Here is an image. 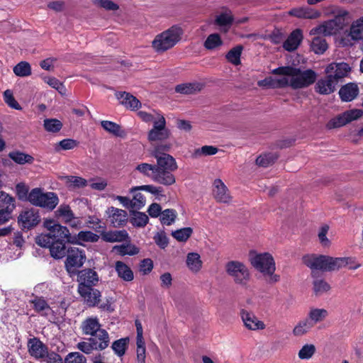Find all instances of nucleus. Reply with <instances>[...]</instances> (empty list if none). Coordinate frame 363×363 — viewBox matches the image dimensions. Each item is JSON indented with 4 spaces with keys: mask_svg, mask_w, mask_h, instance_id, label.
Returning a JSON list of instances; mask_svg holds the SVG:
<instances>
[{
    "mask_svg": "<svg viewBox=\"0 0 363 363\" xmlns=\"http://www.w3.org/2000/svg\"><path fill=\"white\" fill-rule=\"evenodd\" d=\"M157 164H150L148 163H141L138 164L135 169L139 172L143 174V175L150 178L152 180V177H154L155 170L156 169Z\"/></svg>",
    "mask_w": 363,
    "mask_h": 363,
    "instance_id": "nucleus-52",
    "label": "nucleus"
},
{
    "mask_svg": "<svg viewBox=\"0 0 363 363\" xmlns=\"http://www.w3.org/2000/svg\"><path fill=\"white\" fill-rule=\"evenodd\" d=\"M227 274L232 278L234 283L246 287L250 280V273L247 267L239 261H230L225 267Z\"/></svg>",
    "mask_w": 363,
    "mask_h": 363,
    "instance_id": "nucleus-5",
    "label": "nucleus"
},
{
    "mask_svg": "<svg viewBox=\"0 0 363 363\" xmlns=\"http://www.w3.org/2000/svg\"><path fill=\"white\" fill-rule=\"evenodd\" d=\"M303 38L301 30L296 29L290 33L284 41L283 48L289 52H293L298 48L303 40Z\"/></svg>",
    "mask_w": 363,
    "mask_h": 363,
    "instance_id": "nucleus-22",
    "label": "nucleus"
},
{
    "mask_svg": "<svg viewBox=\"0 0 363 363\" xmlns=\"http://www.w3.org/2000/svg\"><path fill=\"white\" fill-rule=\"evenodd\" d=\"M43 194V192L40 189L35 188L29 193L28 199L32 204L39 206L40 201H42Z\"/></svg>",
    "mask_w": 363,
    "mask_h": 363,
    "instance_id": "nucleus-61",
    "label": "nucleus"
},
{
    "mask_svg": "<svg viewBox=\"0 0 363 363\" xmlns=\"http://www.w3.org/2000/svg\"><path fill=\"white\" fill-rule=\"evenodd\" d=\"M30 303L33 305V309L41 315L47 316L52 311L50 306L42 296H34Z\"/></svg>",
    "mask_w": 363,
    "mask_h": 363,
    "instance_id": "nucleus-28",
    "label": "nucleus"
},
{
    "mask_svg": "<svg viewBox=\"0 0 363 363\" xmlns=\"http://www.w3.org/2000/svg\"><path fill=\"white\" fill-rule=\"evenodd\" d=\"M186 265L193 272H198L202 267L200 255L196 252H190L186 256Z\"/></svg>",
    "mask_w": 363,
    "mask_h": 363,
    "instance_id": "nucleus-37",
    "label": "nucleus"
},
{
    "mask_svg": "<svg viewBox=\"0 0 363 363\" xmlns=\"http://www.w3.org/2000/svg\"><path fill=\"white\" fill-rule=\"evenodd\" d=\"M358 93V86L354 83H348L342 86L339 91V95L342 101L347 102L354 99Z\"/></svg>",
    "mask_w": 363,
    "mask_h": 363,
    "instance_id": "nucleus-24",
    "label": "nucleus"
},
{
    "mask_svg": "<svg viewBox=\"0 0 363 363\" xmlns=\"http://www.w3.org/2000/svg\"><path fill=\"white\" fill-rule=\"evenodd\" d=\"M43 126L48 132L57 133L61 130L62 123L57 119L48 118L44 120Z\"/></svg>",
    "mask_w": 363,
    "mask_h": 363,
    "instance_id": "nucleus-48",
    "label": "nucleus"
},
{
    "mask_svg": "<svg viewBox=\"0 0 363 363\" xmlns=\"http://www.w3.org/2000/svg\"><path fill=\"white\" fill-rule=\"evenodd\" d=\"M328 315V312L324 308H313L308 312L307 319L313 327L316 323L324 320Z\"/></svg>",
    "mask_w": 363,
    "mask_h": 363,
    "instance_id": "nucleus-33",
    "label": "nucleus"
},
{
    "mask_svg": "<svg viewBox=\"0 0 363 363\" xmlns=\"http://www.w3.org/2000/svg\"><path fill=\"white\" fill-rule=\"evenodd\" d=\"M203 87V85L199 82L193 83H185L178 84L175 87V91L177 93L183 94H192L198 91H200Z\"/></svg>",
    "mask_w": 363,
    "mask_h": 363,
    "instance_id": "nucleus-34",
    "label": "nucleus"
},
{
    "mask_svg": "<svg viewBox=\"0 0 363 363\" xmlns=\"http://www.w3.org/2000/svg\"><path fill=\"white\" fill-rule=\"evenodd\" d=\"M273 74L291 77V87L294 89L307 87L313 84L317 74L312 69L302 71L291 66L279 67L272 70Z\"/></svg>",
    "mask_w": 363,
    "mask_h": 363,
    "instance_id": "nucleus-2",
    "label": "nucleus"
},
{
    "mask_svg": "<svg viewBox=\"0 0 363 363\" xmlns=\"http://www.w3.org/2000/svg\"><path fill=\"white\" fill-rule=\"evenodd\" d=\"M316 279L313 281V289L316 294H320L330 290V286L323 279Z\"/></svg>",
    "mask_w": 363,
    "mask_h": 363,
    "instance_id": "nucleus-58",
    "label": "nucleus"
},
{
    "mask_svg": "<svg viewBox=\"0 0 363 363\" xmlns=\"http://www.w3.org/2000/svg\"><path fill=\"white\" fill-rule=\"evenodd\" d=\"M327 74L325 77L319 79L315 86V91L320 94L327 95L333 93L337 83V81L333 79V74Z\"/></svg>",
    "mask_w": 363,
    "mask_h": 363,
    "instance_id": "nucleus-19",
    "label": "nucleus"
},
{
    "mask_svg": "<svg viewBox=\"0 0 363 363\" xmlns=\"http://www.w3.org/2000/svg\"><path fill=\"white\" fill-rule=\"evenodd\" d=\"M213 193L215 199L218 202L228 203L230 200L226 186L219 179H216L213 182Z\"/></svg>",
    "mask_w": 363,
    "mask_h": 363,
    "instance_id": "nucleus-23",
    "label": "nucleus"
},
{
    "mask_svg": "<svg viewBox=\"0 0 363 363\" xmlns=\"http://www.w3.org/2000/svg\"><path fill=\"white\" fill-rule=\"evenodd\" d=\"M223 44V41L218 33L209 35L204 42V47L207 50H213Z\"/></svg>",
    "mask_w": 363,
    "mask_h": 363,
    "instance_id": "nucleus-46",
    "label": "nucleus"
},
{
    "mask_svg": "<svg viewBox=\"0 0 363 363\" xmlns=\"http://www.w3.org/2000/svg\"><path fill=\"white\" fill-rule=\"evenodd\" d=\"M4 99L5 103L11 108L16 110H21V106L14 99L13 92L10 89H7L4 92Z\"/></svg>",
    "mask_w": 363,
    "mask_h": 363,
    "instance_id": "nucleus-59",
    "label": "nucleus"
},
{
    "mask_svg": "<svg viewBox=\"0 0 363 363\" xmlns=\"http://www.w3.org/2000/svg\"><path fill=\"white\" fill-rule=\"evenodd\" d=\"M136 356L138 363H145L146 348L144 339L136 340Z\"/></svg>",
    "mask_w": 363,
    "mask_h": 363,
    "instance_id": "nucleus-54",
    "label": "nucleus"
},
{
    "mask_svg": "<svg viewBox=\"0 0 363 363\" xmlns=\"http://www.w3.org/2000/svg\"><path fill=\"white\" fill-rule=\"evenodd\" d=\"M90 338L93 342L96 343L99 350L106 349L109 345L110 339L108 333L103 328H101Z\"/></svg>",
    "mask_w": 363,
    "mask_h": 363,
    "instance_id": "nucleus-31",
    "label": "nucleus"
},
{
    "mask_svg": "<svg viewBox=\"0 0 363 363\" xmlns=\"http://www.w3.org/2000/svg\"><path fill=\"white\" fill-rule=\"evenodd\" d=\"M277 158V157L272 154L260 155L257 158L256 164L259 166L266 167L272 164Z\"/></svg>",
    "mask_w": 363,
    "mask_h": 363,
    "instance_id": "nucleus-63",
    "label": "nucleus"
},
{
    "mask_svg": "<svg viewBox=\"0 0 363 363\" xmlns=\"http://www.w3.org/2000/svg\"><path fill=\"white\" fill-rule=\"evenodd\" d=\"M170 136V130L166 127L164 117L157 113V118L153 121V127L148 133L150 141H162L167 140Z\"/></svg>",
    "mask_w": 363,
    "mask_h": 363,
    "instance_id": "nucleus-6",
    "label": "nucleus"
},
{
    "mask_svg": "<svg viewBox=\"0 0 363 363\" xmlns=\"http://www.w3.org/2000/svg\"><path fill=\"white\" fill-rule=\"evenodd\" d=\"M350 35L353 40H363V16L352 24Z\"/></svg>",
    "mask_w": 363,
    "mask_h": 363,
    "instance_id": "nucleus-41",
    "label": "nucleus"
},
{
    "mask_svg": "<svg viewBox=\"0 0 363 363\" xmlns=\"http://www.w3.org/2000/svg\"><path fill=\"white\" fill-rule=\"evenodd\" d=\"M350 70V65L345 62H333L329 64L325 68L326 74H333V79L337 81L346 77Z\"/></svg>",
    "mask_w": 363,
    "mask_h": 363,
    "instance_id": "nucleus-20",
    "label": "nucleus"
},
{
    "mask_svg": "<svg viewBox=\"0 0 363 363\" xmlns=\"http://www.w3.org/2000/svg\"><path fill=\"white\" fill-rule=\"evenodd\" d=\"M77 291L82 297L84 303L87 306L95 307L99 303L101 297V294L99 290L94 287Z\"/></svg>",
    "mask_w": 363,
    "mask_h": 363,
    "instance_id": "nucleus-17",
    "label": "nucleus"
},
{
    "mask_svg": "<svg viewBox=\"0 0 363 363\" xmlns=\"http://www.w3.org/2000/svg\"><path fill=\"white\" fill-rule=\"evenodd\" d=\"M289 15L298 18L315 19L320 16V13L311 7H295L288 11Z\"/></svg>",
    "mask_w": 363,
    "mask_h": 363,
    "instance_id": "nucleus-21",
    "label": "nucleus"
},
{
    "mask_svg": "<svg viewBox=\"0 0 363 363\" xmlns=\"http://www.w3.org/2000/svg\"><path fill=\"white\" fill-rule=\"evenodd\" d=\"M128 342V337L121 338L112 343L111 348L117 356L122 357L126 352Z\"/></svg>",
    "mask_w": 363,
    "mask_h": 363,
    "instance_id": "nucleus-43",
    "label": "nucleus"
},
{
    "mask_svg": "<svg viewBox=\"0 0 363 363\" xmlns=\"http://www.w3.org/2000/svg\"><path fill=\"white\" fill-rule=\"evenodd\" d=\"M99 319L96 317H90L85 319L81 325L83 334L86 335H94L101 328Z\"/></svg>",
    "mask_w": 363,
    "mask_h": 363,
    "instance_id": "nucleus-25",
    "label": "nucleus"
},
{
    "mask_svg": "<svg viewBox=\"0 0 363 363\" xmlns=\"http://www.w3.org/2000/svg\"><path fill=\"white\" fill-rule=\"evenodd\" d=\"M69 243L82 245L83 242H97L99 237L91 231H80L78 234L72 235Z\"/></svg>",
    "mask_w": 363,
    "mask_h": 363,
    "instance_id": "nucleus-27",
    "label": "nucleus"
},
{
    "mask_svg": "<svg viewBox=\"0 0 363 363\" xmlns=\"http://www.w3.org/2000/svg\"><path fill=\"white\" fill-rule=\"evenodd\" d=\"M325 264V272L338 270L348 264V258L326 256Z\"/></svg>",
    "mask_w": 363,
    "mask_h": 363,
    "instance_id": "nucleus-29",
    "label": "nucleus"
},
{
    "mask_svg": "<svg viewBox=\"0 0 363 363\" xmlns=\"http://www.w3.org/2000/svg\"><path fill=\"white\" fill-rule=\"evenodd\" d=\"M108 220L115 228L124 226L128 221V213L125 211L111 206L106 211Z\"/></svg>",
    "mask_w": 363,
    "mask_h": 363,
    "instance_id": "nucleus-14",
    "label": "nucleus"
},
{
    "mask_svg": "<svg viewBox=\"0 0 363 363\" xmlns=\"http://www.w3.org/2000/svg\"><path fill=\"white\" fill-rule=\"evenodd\" d=\"M27 347L29 354L36 360H42L48 350V347L37 337L30 338Z\"/></svg>",
    "mask_w": 363,
    "mask_h": 363,
    "instance_id": "nucleus-16",
    "label": "nucleus"
},
{
    "mask_svg": "<svg viewBox=\"0 0 363 363\" xmlns=\"http://www.w3.org/2000/svg\"><path fill=\"white\" fill-rule=\"evenodd\" d=\"M15 207V199L4 191H0V209L13 211Z\"/></svg>",
    "mask_w": 363,
    "mask_h": 363,
    "instance_id": "nucleus-44",
    "label": "nucleus"
},
{
    "mask_svg": "<svg viewBox=\"0 0 363 363\" xmlns=\"http://www.w3.org/2000/svg\"><path fill=\"white\" fill-rule=\"evenodd\" d=\"M168 146H157L155 148L153 155L157 160V167L152 181L164 186H170L175 183L176 179L172 172L177 169L175 160L171 155L161 152L162 150H167Z\"/></svg>",
    "mask_w": 363,
    "mask_h": 363,
    "instance_id": "nucleus-1",
    "label": "nucleus"
},
{
    "mask_svg": "<svg viewBox=\"0 0 363 363\" xmlns=\"http://www.w3.org/2000/svg\"><path fill=\"white\" fill-rule=\"evenodd\" d=\"M40 216L34 209L23 211L18 217V223L23 229H30L38 224Z\"/></svg>",
    "mask_w": 363,
    "mask_h": 363,
    "instance_id": "nucleus-15",
    "label": "nucleus"
},
{
    "mask_svg": "<svg viewBox=\"0 0 363 363\" xmlns=\"http://www.w3.org/2000/svg\"><path fill=\"white\" fill-rule=\"evenodd\" d=\"M325 259L326 255L310 254L304 255L302 260L303 264L312 270V277L315 278L318 274L316 270L325 271Z\"/></svg>",
    "mask_w": 363,
    "mask_h": 363,
    "instance_id": "nucleus-13",
    "label": "nucleus"
},
{
    "mask_svg": "<svg viewBox=\"0 0 363 363\" xmlns=\"http://www.w3.org/2000/svg\"><path fill=\"white\" fill-rule=\"evenodd\" d=\"M57 217L70 227L79 229L82 227V222L78 217H75L73 211L68 205H60L55 211Z\"/></svg>",
    "mask_w": 363,
    "mask_h": 363,
    "instance_id": "nucleus-12",
    "label": "nucleus"
},
{
    "mask_svg": "<svg viewBox=\"0 0 363 363\" xmlns=\"http://www.w3.org/2000/svg\"><path fill=\"white\" fill-rule=\"evenodd\" d=\"M44 225L50 231L54 240L69 243V240H71L70 238L72 237L67 227L57 223L54 220H45Z\"/></svg>",
    "mask_w": 363,
    "mask_h": 363,
    "instance_id": "nucleus-10",
    "label": "nucleus"
},
{
    "mask_svg": "<svg viewBox=\"0 0 363 363\" xmlns=\"http://www.w3.org/2000/svg\"><path fill=\"white\" fill-rule=\"evenodd\" d=\"M65 242L59 240H54L50 249V255L55 259H61L66 255Z\"/></svg>",
    "mask_w": 363,
    "mask_h": 363,
    "instance_id": "nucleus-39",
    "label": "nucleus"
},
{
    "mask_svg": "<svg viewBox=\"0 0 363 363\" xmlns=\"http://www.w3.org/2000/svg\"><path fill=\"white\" fill-rule=\"evenodd\" d=\"M101 238L108 242H123L128 238L126 230H110L101 234Z\"/></svg>",
    "mask_w": 363,
    "mask_h": 363,
    "instance_id": "nucleus-30",
    "label": "nucleus"
},
{
    "mask_svg": "<svg viewBox=\"0 0 363 363\" xmlns=\"http://www.w3.org/2000/svg\"><path fill=\"white\" fill-rule=\"evenodd\" d=\"M312 328V325L306 318L297 323L293 330V334L295 336H301L307 333Z\"/></svg>",
    "mask_w": 363,
    "mask_h": 363,
    "instance_id": "nucleus-45",
    "label": "nucleus"
},
{
    "mask_svg": "<svg viewBox=\"0 0 363 363\" xmlns=\"http://www.w3.org/2000/svg\"><path fill=\"white\" fill-rule=\"evenodd\" d=\"M115 269L118 276L125 281H130L133 279L134 275L131 269L121 261H117L115 264Z\"/></svg>",
    "mask_w": 363,
    "mask_h": 363,
    "instance_id": "nucleus-32",
    "label": "nucleus"
},
{
    "mask_svg": "<svg viewBox=\"0 0 363 363\" xmlns=\"http://www.w3.org/2000/svg\"><path fill=\"white\" fill-rule=\"evenodd\" d=\"M116 95L117 99L120 101V103L128 108L135 110L141 106L140 101L129 93L118 92Z\"/></svg>",
    "mask_w": 363,
    "mask_h": 363,
    "instance_id": "nucleus-26",
    "label": "nucleus"
},
{
    "mask_svg": "<svg viewBox=\"0 0 363 363\" xmlns=\"http://www.w3.org/2000/svg\"><path fill=\"white\" fill-rule=\"evenodd\" d=\"M342 21L341 17H335L333 19L325 21L318 26L312 28L309 34L311 35H323L324 36L334 35L342 28Z\"/></svg>",
    "mask_w": 363,
    "mask_h": 363,
    "instance_id": "nucleus-7",
    "label": "nucleus"
},
{
    "mask_svg": "<svg viewBox=\"0 0 363 363\" xmlns=\"http://www.w3.org/2000/svg\"><path fill=\"white\" fill-rule=\"evenodd\" d=\"M97 273L91 269H84L78 272L77 281L78 289H86L94 288L99 282Z\"/></svg>",
    "mask_w": 363,
    "mask_h": 363,
    "instance_id": "nucleus-11",
    "label": "nucleus"
},
{
    "mask_svg": "<svg viewBox=\"0 0 363 363\" xmlns=\"http://www.w3.org/2000/svg\"><path fill=\"white\" fill-rule=\"evenodd\" d=\"M250 260L253 267L263 274L268 284H272L279 281V275L274 274V259L269 253L251 254Z\"/></svg>",
    "mask_w": 363,
    "mask_h": 363,
    "instance_id": "nucleus-3",
    "label": "nucleus"
},
{
    "mask_svg": "<svg viewBox=\"0 0 363 363\" xmlns=\"http://www.w3.org/2000/svg\"><path fill=\"white\" fill-rule=\"evenodd\" d=\"M315 351L313 345H306L298 352V357L301 359L311 358Z\"/></svg>",
    "mask_w": 363,
    "mask_h": 363,
    "instance_id": "nucleus-64",
    "label": "nucleus"
},
{
    "mask_svg": "<svg viewBox=\"0 0 363 363\" xmlns=\"http://www.w3.org/2000/svg\"><path fill=\"white\" fill-rule=\"evenodd\" d=\"M113 251L121 256L135 255L139 253L140 250L135 245L131 243L116 245L113 247Z\"/></svg>",
    "mask_w": 363,
    "mask_h": 363,
    "instance_id": "nucleus-36",
    "label": "nucleus"
},
{
    "mask_svg": "<svg viewBox=\"0 0 363 363\" xmlns=\"http://www.w3.org/2000/svg\"><path fill=\"white\" fill-rule=\"evenodd\" d=\"M148 217L145 213L135 211L133 213L131 223L136 227H144L148 222Z\"/></svg>",
    "mask_w": 363,
    "mask_h": 363,
    "instance_id": "nucleus-51",
    "label": "nucleus"
},
{
    "mask_svg": "<svg viewBox=\"0 0 363 363\" xmlns=\"http://www.w3.org/2000/svg\"><path fill=\"white\" fill-rule=\"evenodd\" d=\"M77 348L85 354H91L93 350H99L96 343L93 342L91 338H89L88 341L79 342Z\"/></svg>",
    "mask_w": 363,
    "mask_h": 363,
    "instance_id": "nucleus-57",
    "label": "nucleus"
},
{
    "mask_svg": "<svg viewBox=\"0 0 363 363\" xmlns=\"http://www.w3.org/2000/svg\"><path fill=\"white\" fill-rule=\"evenodd\" d=\"M66 183L69 187L82 188L87 185L86 179L75 176H69L66 177Z\"/></svg>",
    "mask_w": 363,
    "mask_h": 363,
    "instance_id": "nucleus-56",
    "label": "nucleus"
},
{
    "mask_svg": "<svg viewBox=\"0 0 363 363\" xmlns=\"http://www.w3.org/2000/svg\"><path fill=\"white\" fill-rule=\"evenodd\" d=\"M13 72L18 77H28L31 74V67L28 62H21L13 67Z\"/></svg>",
    "mask_w": 363,
    "mask_h": 363,
    "instance_id": "nucleus-49",
    "label": "nucleus"
},
{
    "mask_svg": "<svg viewBox=\"0 0 363 363\" xmlns=\"http://www.w3.org/2000/svg\"><path fill=\"white\" fill-rule=\"evenodd\" d=\"M362 115V111L359 109H352L346 111L344 113L337 116L330 120L326 126L328 129L340 128L359 118Z\"/></svg>",
    "mask_w": 363,
    "mask_h": 363,
    "instance_id": "nucleus-9",
    "label": "nucleus"
},
{
    "mask_svg": "<svg viewBox=\"0 0 363 363\" xmlns=\"http://www.w3.org/2000/svg\"><path fill=\"white\" fill-rule=\"evenodd\" d=\"M42 201H40V207L45 208L49 210H53L59 203V199L55 193L47 192L43 193Z\"/></svg>",
    "mask_w": 363,
    "mask_h": 363,
    "instance_id": "nucleus-35",
    "label": "nucleus"
},
{
    "mask_svg": "<svg viewBox=\"0 0 363 363\" xmlns=\"http://www.w3.org/2000/svg\"><path fill=\"white\" fill-rule=\"evenodd\" d=\"M79 145V142L70 138L64 139L55 145V149L56 151L69 150L77 147Z\"/></svg>",
    "mask_w": 363,
    "mask_h": 363,
    "instance_id": "nucleus-50",
    "label": "nucleus"
},
{
    "mask_svg": "<svg viewBox=\"0 0 363 363\" xmlns=\"http://www.w3.org/2000/svg\"><path fill=\"white\" fill-rule=\"evenodd\" d=\"M242 50L243 47L242 45H237L234 47L226 54V59L233 65H239L241 63L240 57Z\"/></svg>",
    "mask_w": 363,
    "mask_h": 363,
    "instance_id": "nucleus-42",
    "label": "nucleus"
},
{
    "mask_svg": "<svg viewBox=\"0 0 363 363\" xmlns=\"http://www.w3.org/2000/svg\"><path fill=\"white\" fill-rule=\"evenodd\" d=\"M133 198L131 199L132 208L140 209L145 205V198L143 194L133 192Z\"/></svg>",
    "mask_w": 363,
    "mask_h": 363,
    "instance_id": "nucleus-62",
    "label": "nucleus"
},
{
    "mask_svg": "<svg viewBox=\"0 0 363 363\" xmlns=\"http://www.w3.org/2000/svg\"><path fill=\"white\" fill-rule=\"evenodd\" d=\"M54 240L49 232L47 234H41L35 238V242L40 247L50 248Z\"/></svg>",
    "mask_w": 363,
    "mask_h": 363,
    "instance_id": "nucleus-60",
    "label": "nucleus"
},
{
    "mask_svg": "<svg viewBox=\"0 0 363 363\" xmlns=\"http://www.w3.org/2000/svg\"><path fill=\"white\" fill-rule=\"evenodd\" d=\"M86 260L85 252L77 247H70L67 250L65 261V268L71 274L75 272L77 269L81 267Z\"/></svg>",
    "mask_w": 363,
    "mask_h": 363,
    "instance_id": "nucleus-8",
    "label": "nucleus"
},
{
    "mask_svg": "<svg viewBox=\"0 0 363 363\" xmlns=\"http://www.w3.org/2000/svg\"><path fill=\"white\" fill-rule=\"evenodd\" d=\"M9 157L19 164H32L34 161L33 156L20 151L11 152L9 153Z\"/></svg>",
    "mask_w": 363,
    "mask_h": 363,
    "instance_id": "nucleus-40",
    "label": "nucleus"
},
{
    "mask_svg": "<svg viewBox=\"0 0 363 363\" xmlns=\"http://www.w3.org/2000/svg\"><path fill=\"white\" fill-rule=\"evenodd\" d=\"M192 233V228L186 227L173 231L172 235L179 242H186L190 238Z\"/></svg>",
    "mask_w": 363,
    "mask_h": 363,
    "instance_id": "nucleus-47",
    "label": "nucleus"
},
{
    "mask_svg": "<svg viewBox=\"0 0 363 363\" xmlns=\"http://www.w3.org/2000/svg\"><path fill=\"white\" fill-rule=\"evenodd\" d=\"M311 50L317 55L323 54L328 49V43L322 36L314 37L311 43Z\"/></svg>",
    "mask_w": 363,
    "mask_h": 363,
    "instance_id": "nucleus-38",
    "label": "nucleus"
},
{
    "mask_svg": "<svg viewBox=\"0 0 363 363\" xmlns=\"http://www.w3.org/2000/svg\"><path fill=\"white\" fill-rule=\"evenodd\" d=\"M182 30L178 26H172L156 35L152 41V48L157 52H164L174 47L181 39Z\"/></svg>",
    "mask_w": 363,
    "mask_h": 363,
    "instance_id": "nucleus-4",
    "label": "nucleus"
},
{
    "mask_svg": "<svg viewBox=\"0 0 363 363\" xmlns=\"http://www.w3.org/2000/svg\"><path fill=\"white\" fill-rule=\"evenodd\" d=\"M177 217V212L173 209H166L161 213L160 221L163 225H169L173 223Z\"/></svg>",
    "mask_w": 363,
    "mask_h": 363,
    "instance_id": "nucleus-53",
    "label": "nucleus"
},
{
    "mask_svg": "<svg viewBox=\"0 0 363 363\" xmlns=\"http://www.w3.org/2000/svg\"><path fill=\"white\" fill-rule=\"evenodd\" d=\"M101 125L107 132L116 135H121V126L110 121H101Z\"/></svg>",
    "mask_w": 363,
    "mask_h": 363,
    "instance_id": "nucleus-55",
    "label": "nucleus"
},
{
    "mask_svg": "<svg viewBox=\"0 0 363 363\" xmlns=\"http://www.w3.org/2000/svg\"><path fill=\"white\" fill-rule=\"evenodd\" d=\"M240 316L244 325L249 330H257L265 328V324L252 312L242 309L240 311Z\"/></svg>",
    "mask_w": 363,
    "mask_h": 363,
    "instance_id": "nucleus-18",
    "label": "nucleus"
}]
</instances>
